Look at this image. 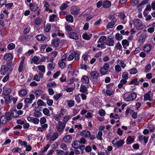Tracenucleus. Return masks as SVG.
Listing matches in <instances>:
<instances>
[{"label":"nucleus","mask_w":155,"mask_h":155,"mask_svg":"<svg viewBox=\"0 0 155 155\" xmlns=\"http://www.w3.org/2000/svg\"><path fill=\"white\" fill-rule=\"evenodd\" d=\"M11 71L9 67L7 65H2L0 70L1 74L2 75L9 74Z\"/></svg>","instance_id":"obj_1"},{"label":"nucleus","mask_w":155,"mask_h":155,"mask_svg":"<svg viewBox=\"0 0 155 155\" xmlns=\"http://www.w3.org/2000/svg\"><path fill=\"white\" fill-rule=\"evenodd\" d=\"M137 94L135 92L131 93L129 95L126 94L124 95L123 98L124 100L126 101H132L135 100L137 98Z\"/></svg>","instance_id":"obj_2"},{"label":"nucleus","mask_w":155,"mask_h":155,"mask_svg":"<svg viewBox=\"0 0 155 155\" xmlns=\"http://www.w3.org/2000/svg\"><path fill=\"white\" fill-rule=\"evenodd\" d=\"M91 134L90 131L85 130L82 131L80 134L81 136L84 137H89L91 140H93L95 139V136L94 135H91Z\"/></svg>","instance_id":"obj_3"},{"label":"nucleus","mask_w":155,"mask_h":155,"mask_svg":"<svg viewBox=\"0 0 155 155\" xmlns=\"http://www.w3.org/2000/svg\"><path fill=\"white\" fill-rule=\"evenodd\" d=\"M133 23L137 29L141 30L143 28V23L139 19H134L133 21Z\"/></svg>","instance_id":"obj_4"},{"label":"nucleus","mask_w":155,"mask_h":155,"mask_svg":"<svg viewBox=\"0 0 155 155\" xmlns=\"http://www.w3.org/2000/svg\"><path fill=\"white\" fill-rule=\"evenodd\" d=\"M58 134L57 132H54L52 135L51 133L48 134L46 136V140L54 141L58 137Z\"/></svg>","instance_id":"obj_5"},{"label":"nucleus","mask_w":155,"mask_h":155,"mask_svg":"<svg viewBox=\"0 0 155 155\" xmlns=\"http://www.w3.org/2000/svg\"><path fill=\"white\" fill-rule=\"evenodd\" d=\"M153 92L150 90L148 91L144 95V100L151 101L153 100L152 97L153 96Z\"/></svg>","instance_id":"obj_6"},{"label":"nucleus","mask_w":155,"mask_h":155,"mask_svg":"<svg viewBox=\"0 0 155 155\" xmlns=\"http://www.w3.org/2000/svg\"><path fill=\"white\" fill-rule=\"evenodd\" d=\"M117 139H115L112 141V143L115 145H116L118 147H120L122 146L124 143V141L122 140H120L117 141Z\"/></svg>","instance_id":"obj_7"},{"label":"nucleus","mask_w":155,"mask_h":155,"mask_svg":"<svg viewBox=\"0 0 155 155\" xmlns=\"http://www.w3.org/2000/svg\"><path fill=\"white\" fill-rule=\"evenodd\" d=\"M23 113V111L21 110H17L14 109L11 111V115L14 117H18L20 115H22Z\"/></svg>","instance_id":"obj_8"},{"label":"nucleus","mask_w":155,"mask_h":155,"mask_svg":"<svg viewBox=\"0 0 155 155\" xmlns=\"http://www.w3.org/2000/svg\"><path fill=\"white\" fill-rule=\"evenodd\" d=\"M70 12L72 15H78L79 13L80 8L76 6H72L71 8Z\"/></svg>","instance_id":"obj_9"},{"label":"nucleus","mask_w":155,"mask_h":155,"mask_svg":"<svg viewBox=\"0 0 155 155\" xmlns=\"http://www.w3.org/2000/svg\"><path fill=\"white\" fill-rule=\"evenodd\" d=\"M90 76L93 80H96L99 77V73L97 71H93L91 72Z\"/></svg>","instance_id":"obj_10"},{"label":"nucleus","mask_w":155,"mask_h":155,"mask_svg":"<svg viewBox=\"0 0 155 155\" xmlns=\"http://www.w3.org/2000/svg\"><path fill=\"white\" fill-rule=\"evenodd\" d=\"M105 44L109 46H113L114 45V41L112 38H108L105 42Z\"/></svg>","instance_id":"obj_11"},{"label":"nucleus","mask_w":155,"mask_h":155,"mask_svg":"<svg viewBox=\"0 0 155 155\" xmlns=\"http://www.w3.org/2000/svg\"><path fill=\"white\" fill-rule=\"evenodd\" d=\"M30 97L26 98L24 101L25 103L28 104L32 103V101L35 99V96L34 94H31L29 96Z\"/></svg>","instance_id":"obj_12"},{"label":"nucleus","mask_w":155,"mask_h":155,"mask_svg":"<svg viewBox=\"0 0 155 155\" xmlns=\"http://www.w3.org/2000/svg\"><path fill=\"white\" fill-rule=\"evenodd\" d=\"M65 126V124L62 122L58 123V124L57 127V130L59 132L62 131Z\"/></svg>","instance_id":"obj_13"},{"label":"nucleus","mask_w":155,"mask_h":155,"mask_svg":"<svg viewBox=\"0 0 155 155\" xmlns=\"http://www.w3.org/2000/svg\"><path fill=\"white\" fill-rule=\"evenodd\" d=\"M45 95H43L41 97V98L43 100H45ZM48 96H45V100H47V104L49 106H51L52 105L53 101L52 100L48 99Z\"/></svg>","instance_id":"obj_14"},{"label":"nucleus","mask_w":155,"mask_h":155,"mask_svg":"<svg viewBox=\"0 0 155 155\" xmlns=\"http://www.w3.org/2000/svg\"><path fill=\"white\" fill-rule=\"evenodd\" d=\"M152 45L150 44L145 45L143 47V51L147 53L149 52L151 49Z\"/></svg>","instance_id":"obj_15"},{"label":"nucleus","mask_w":155,"mask_h":155,"mask_svg":"<svg viewBox=\"0 0 155 155\" xmlns=\"http://www.w3.org/2000/svg\"><path fill=\"white\" fill-rule=\"evenodd\" d=\"M111 85H112L109 84L107 85V89L106 90L105 93L107 96H110L113 93V90L109 88Z\"/></svg>","instance_id":"obj_16"},{"label":"nucleus","mask_w":155,"mask_h":155,"mask_svg":"<svg viewBox=\"0 0 155 155\" xmlns=\"http://www.w3.org/2000/svg\"><path fill=\"white\" fill-rule=\"evenodd\" d=\"M92 35L91 34H89L85 33L82 34V37L85 40H89L92 37Z\"/></svg>","instance_id":"obj_17"},{"label":"nucleus","mask_w":155,"mask_h":155,"mask_svg":"<svg viewBox=\"0 0 155 155\" xmlns=\"http://www.w3.org/2000/svg\"><path fill=\"white\" fill-rule=\"evenodd\" d=\"M60 40L58 38H54L52 41V44L55 47H57L59 46V43L60 42Z\"/></svg>","instance_id":"obj_18"},{"label":"nucleus","mask_w":155,"mask_h":155,"mask_svg":"<svg viewBox=\"0 0 155 155\" xmlns=\"http://www.w3.org/2000/svg\"><path fill=\"white\" fill-rule=\"evenodd\" d=\"M111 2L107 0H105L103 2V7L104 8H108L111 6Z\"/></svg>","instance_id":"obj_19"},{"label":"nucleus","mask_w":155,"mask_h":155,"mask_svg":"<svg viewBox=\"0 0 155 155\" xmlns=\"http://www.w3.org/2000/svg\"><path fill=\"white\" fill-rule=\"evenodd\" d=\"M4 58L5 60L10 61L12 60L13 57L11 53H8L4 55Z\"/></svg>","instance_id":"obj_20"},{"label":"nucleus","mask_w":155,"mask_h":155,"mask_svg":"<svg viewBox=\"0 0 155 155\" xmlns=\"http://www.w3.org/2000/svg\"><path fill=\"white\" fill-rule=\"evenodd\" d=\"M69 37L70 38L77 40L78 38V36L77 33L74 32H71L69 34Z\"/></svg>","instance_id":"obj_21"},{"label":"nucleus","mask_w":155,"mask_h":155,"mask_svg":"<svg viewBox=\"0 0 155 155\" xmlns=\"http://www.w3.org/2000/svg\"><path fill=\"white\" fill-rule=\"evenodd\" d=\"M72 137L70 135H66L63 138V140L65 143H69L71 140Z\"/></svg>","instance_id":"obj_22"},{"label":"nucleus","mask_w":155,"mask_h":155,"mask_svg":"<svg viewBox=\"0 0 155 155\" xmlns=\"http://www.w3.org/2000/svg\"><path fill=\"white\" fill-rule=\"evenodd\" d=\"M30 9L32 11H36L38 9V5L36 3H34L33 4L30 3L29 4Z\"/></svg>","instance_id":"obj_23"},{"label":"nucleus","mask_w":155,"mask_h":155,"mask_svg":"<svg viewBox=\"0 0 155 155\" xmlns=\"http://www.w3.org/2000/svg\"><path fill=\"white\" fill-rule=\"evenodd\" d=\"M48 127L47 124H45L43 125H41V127H38L37 129V131L39 132H43L44 131V129H46Z\"/></svg>","instance_id":"obj_24"},{"label":"nucleus","mask_w":155,"mask_h":155,"mask_svg":"<svg viewBox=\"0 0 155 155\" xmlns=\"http://www.w3.org/2000/svg\"><path fill=\"white\" fill-rule=\"evenodd\" d=\"M99 72L102 75H105L107 74L108 70L101 67L99 69Z\"/></svg>","instance_id":"obj_25"},{"label":"nucleus","mask_w":155,"mask_h":155,"mask_svg":"<svg viewBox=\"0 0 155 155\" xmlns=\"http://www.w3.org/2000/svg\"><path fill=\"white\" fill-rule=\"evenodd\" d=\"M81 81L84 83L88 84L89 82V78L87 76L84 75L82 77Z\"/></svg>","instance_id":"obj_26"},{"label":"nucleus","mask_w":155,"mask_h":155,"mask_svg":"<svg viewBox=\"0 0 155 155\" xmlns=\"http://www.w3.org/2000/svg\"><path fill=\"white\" fill-rule=\"evenodd\" d=\"M122 44L124 48L126 49L127 47L129 45V43L128 41L126 39L123 40L122 41Z\"/></svg>","instance_id":"obj_27"},{"label":"nucleus","mask_w":155,"mask_h":155,"mask_svg":"<svg viewBox=\"0 0 155 155\" xmlns=\"http://www.w3.org/2000/svg\"><path fill=\"white\" fill-rule=\"evenodd\" d=\"M146 38V36L144 34H141L139 37L138 41L141 44H142L145 40V39Z\"/></svg>","instance_id":"obj_28"},{"label":"nucleus","mask_w":155,"mask_h":155,"mask_svg":"<svg viewBox=\"0 0 155 155\" xmlns=\"http://www.w3.org/2000/svg\"><path fill=\"white\" fill-rule=\"evenodd\" d=\"M43 93V91L41 89H38L36 91L34 94L36 97H38Z\"/></svg>","instance_id":"obj_29"},{"label":"nucleus","mask_w":155,"mask_h":155,"mask_svg":"<svg viewBox=\"0 0 155 155\" xmlns=\"http://www.w3.org/2000/svg\"><path fill=\"white\" fill-rule=\"evenodd\" d=\"M19 93L20 96L24 97L27 94V91L26 89H22L20 91Z\"/></svg>","instance_id":"obj_30"},{"label":"nucleus","mask_w":155,"mask_h":155,"mask_svg":"<svg viewBox=\"0 0 155 155\" xmlns=\"http://www.w3.org/2000/svg\"><path fill=\"white\" fill-rule=\"evenodd\" d=\"M80 145V142L79 141H75L73 142L72 144V147L75 149H78L79 148V147Z\"/></svg>","instance_id":"obj_31"},{"label":"nucleus","mask_w":155,"mask_h":155,"mask_svg":"<svg viewBox=\"0 0 155 155\" xmlns=\"http://www.w3.org/2000/svg\"><path fill=\"white\" fill-rule=\"evenodd\" d=\"M127 82V80L123 79H121L120 81V83L118 85V87L119 88H121L123 87V85L126 84Z\"/></svg>","instance_id":"obj_32"},{"label":"nucleus","mask_w":155,"mask_h":155,"mask_svg":"<svg viewBox=\"0 0 155 155\" xmlns=\"http://www.w3.org/2000/svg\"><path fill=\"white\" fill-rule=\"evenodd\" d=\"M66 19L68 22L72 23L73 22V16L71 15H68L66 16Z\"/></svg>","instance_id":"obj_33"},{"label":"nucleus","mask_w":155,"mask_h":155,"mask_svg":"<svg viewBox=\"0 0 155 155\" xmlns=\"http://www.w3.org/2000/svg\"><path fill=\"white\" fill-rule=\"evenodd\" d=\"M0 120L2 124H5L8 121L5 116H1L0 118Z\"/></svg>","instance_id":"obj_34"},{"label":"nucleus","mask_w":155,"mask_h":155,"mask_svg":"<svg viewBox=\"0 0 155 155\" xmlns=\"http://www.w3.org/2000/svg\"><path fill=\"white\" fill-rule=\"evenodd\" d=\"M43 112L45 115L47 117H50L51 116L49 110L47 108H44L43 110Z\"/></svg>","instance_id":"obj_35"},{"label":"nucleus","mask_w":155,"mask_h":155,"mask_svg":"<svg viewBox=\"0 0 155 155\" xmlns=\"http://www.w3.org/2000/svg\"><path fill=\"white\" fill-rule=\"evenodd\" d=\"M24 61V59H22L20 63L19 66L18 68V71L19 72H21L22 71Z\"/></svg>","instance_id":"obj_36"},{"label":"nucleus","mask_w":155,"mask_h":155,"mask_svg":"<svg viewBox=\"0 0 155 155\" xmlns=\"http://www.w3.org/2000/svg\"><path fill=\"white\" fill-rule=\"evenodd\" d=\"M115 48L116 49L119 50L121 52L122 51V47L121 44L119 42H118L116 44Z\"/></svg>","instance_id":"obj_37"},{"label":"nucleus","mask_w":155,"mask_h":155,"mask_svg":"<svg viewBox=\"0 0 155 155\" xmlns=\"http://www.w3.org/2000/svg\"><path fill=\"white\" fill-rule=\"evenodd\" d=\"M108 18L110 19H112L111 22L115 24L117 21V19L113 15H110L108 16Z\"/></svg>","instance_id":"obj_38"},{"label":"nucleus","mask_w":155,"mask_h":155,"mask_svg":"<svg viewBox=\"0 0 155 155\" xmlns=\"http://www.w3.org/2000/svg\"><path fill=\"white\" fill-rule=\"evenodd\" d=\"M55 64L53 62L49 63L48 66V69L50 71H53L54 68Z\"/></svg>","instance_id":"obj_39"},{"label":"nucleus","mask_w":155,"mask_h":155,"mask_svg":"<svg viewBox=\"0 0 155 155\" xmlns=\"http://www.w3.org/2000/svg\"><path fill=\"white\" fill-rule=\"evenodd\" d=\"M56 84L54 81H52L48 83L47 84V86L49 88H54L56 87Z\"/></svg>","instance_id":"obj_40"},{"label":"nucleus","mask_w":155,"mask_h":155,"mask_svg":"<svg viewBox=\"0 0 155 155\" xmlns=\"http://www.w3.org/2000/svg\"><path fill=\"white\" fill-rule=\"evenodd\" d=\"M36 38L38 41H43L46 39V37L43 36L42 35H37Z\"/></svg>","instance_id":"obj_41"},{"label":"nucleus","mask_w":155,"mask_h":155,"mask_svg":"<svg viewBox=\"0 0 155 155\" xmlns=\"http://www.w3.org/2000/svg\"><path fill=\"white\" fill-rule=\"evenodd\" d=\"M87 91V89L86 86L84 85H81L80 87V91L83 93H85L86 94H87V93H86Z\"/></svg>","instance_id":"obj_42"},{"label":"nucleus","mask_w":155,"mask_h":155,"mask_svg":"<svg viewBox=\"0 0 155 155\" xmlns=\"http://www.w3.org/2000/svg\"><path fill=\"white\" fill-rule=\"evenodd\" d=\"M127 143L128 144H130L133 143L134 141V139L131 137L129 136L127 137Z\"/></svg>","instance_id":"obj_43"},{"label":"nucleus","mask_w":155,"mask_h":155,"mask_svg":"<svg viewBox=\"0 0 155 155\" xmlns=\"http://www.w3.org/2000/svg\"><path fill=\"white\" fill-rule=\"evenodd\" d=\"M102 132L101 131H99L96 135V137L97 139L101 140H102Z\"/></svg>","instance_id":"obj_44"},{"label":"nucleus","mask_w":155,"mask_h":155,"mask_svg":"<svg viewBox=\"0 0 155 155\" xmlns=\"http://www.w3.org/2000/svg\"><path fill=\"white\" fill-rule=\"evenodd\" d=\"M37 68L39 70L43 73H45V68L44 65H38L37 66Z\"/></svg>","instance_id":"obj_45"},{"label":"nucleus","mask_w":155,"mask_h":155,"mask_svg":"<svg viewBox=\"0 0 155 155\" xmlns=\"http://www.w3.org/2000/svg\"><path fill=\"white\" fill-rule=\"evenodd\" d=\"M11 97L9 95H6L5 97V104H8L11 100Z\"/></svg>","instance_id":"obj_46"},{"label":"nucleus","mask_w":155,"mask_h":155,"mask_svg":"<svg viewBox=\"0 0 155 155\" xmlns=\"http://www.w3.org/2000/svg\"><path fill=\"white\" fill-rule=\"evenodd\" d=\"M74 60L78 61L80 59V54L78 52H74Z\"/></svg>","instance_id":"obj_47"},{"label":"nucleus","mask_w":155,"mask_h":155,"mask_svg":"<svg viewBox=\"0 0 155 155\" xmlns=\"http://www.w3.org/2000/svg\"><path fill=\"white\" fill-rule=\"evenodd\" d=\"M51 29V25L50 24L47 25L45 26L44 31L45 32H48Z\"/></svg>","instance_id":"obj_48"},{"label":"nucleus","mask_w":155,"mask_h":155,"mask_svg":"<svg viewBox=\"0 0 155 155\" xmlns=\"http://www.w3.org/2000/svg\"><path fill=\"white\" fill-rule=\"evenodd\" d=\"M74 88L73 87H69L68 86H65L64 87V89L67 92H72L74 90Z\"/></svg>","instance_id":"obj_49"},{"label":"nucleus","mask_w":155,"mask_h":155,"mask_svg":"<svg viewBox=\"0 0 155 155\" xmlns=\"http://www.w3.org/2000/svg\"><path fill=\"white\" fill-rule=\"evenodd\" d=\"M64 61H59L58 63V65L60 67L61 69H63L65 66V64Z\"/></svg>","instance_id":"obj_50"},{"label":"nucleus","mask_w":155,"mask_h":155,"mask_svg":"<svg viewBox=\"0 0 155 155\" xmlns=\"http://www.w3.org/2000/svg\"><path fill=\"white\" fill-rule=\"evenodd\" d=\"M115 37L116 39L118 41H120L123 38L122 36L119 33H117L116 34Z\"/></svg>","instance_id":"obj_51"},{"label":"nucleus","mask_w":155,"mask_h":155,"mask_svg":"<svg viewBox=\"0 0 155 155\" xmlns=\"http://www.w3.org/2000/svg\"><path fill=\"white\" fill-rule=\"evenodd\" d=\"M106 39V37L105 36H101L99 38L98 41H97V43H101L103 41L105 40Z\"/></svg>","instance_id":"obj_52"},{"label":"nucleus","mask_w":155,"mask_h":155,"mask_svg":"<svg viewBox=\"0 0 155 155\" xmlns=\"http://www.w3.org/2000/svg\"><path fill=\"white\" fill-rule=\"evenodd\" d=\"M123 79L127 80L128 78V73L127 72H124L122 74Z\"/></svg>","instance_id":"obj_53"},{"label":"nucleus","mask_w":155,"mask_h":155,"mask_svg":"<svg viewBox=\"0 0 155 155\" xmlns=\"http://www.w3.org/2000/svg\"><path fill=\"white\" fill-rule=\"evenodd\" d=\"M46 121V119L44 117H41L39 120L41 125L46 124L45 123Z\"/></svg>","instance_id":"obj_54"},{"label":"nucleus","mask_w":155,"mask_h":155,"mask_svg":"<svg viewBox=\"0 0 155 155\" xmlns=\"http://www.w3.org/2000/svg\"><path fill=\"white\" fill-rule=\"evenodd\" d=\"M39 59L38 57L36 56H34L32 59V61L35 64H38L39 62H38Z\"/></svg>","instance_id":"obj_55"},{"label":"nucleus","mask_w":155,"mask_h":155,"mask_svg":"<svg viewBox=\"0 0 155 155\" xmlns=\"http://www.w3.org/2000/svg\"><path fill=\"white\" fill-rule=\"evenodd\" d=\"M128 71L129 72L130 74H135L137 72V70L136 68H133L129 70Z\"/></svg>","instance_id":"obj_56"},{"label":"nucleus","mask_w":155,"mask_h":155,"mask_svg":"<svg viewBox=\"0 0 155 155\" xmlns=\"http://www.w3.org/2000/svg\"><path fill=\"white\" fill-rule=\"evenodd\" d=\"M11 115V114H10L9 112H7L5 113V116L6 117V119L8 120V121L11 119L12 117Z\"/></svg>","instance_id":"obj_57"},{"label":"nucleus","mask_w":155,"mask_h":155,"mask_svg":"<svg viewBox=\"0 0 155 155\" xmlns=\"http://www.w3.org/2000/svg\"><path fill=\"white\" fill-rule=\"evenodd\" d=\"M41 22V18H36L35 21V24L37 25H40Z\"/></svg>","instance_id":"obj_58"},{"label":"nucleus","mask_w":155,"mask_h":155,"mask_svg":"<svg viewBox=\"0 0 155 155\" xmlns=\"http://www.w3.org/2000/svg\"><path fill=\"white\" fill-rule=\"evenodd\" d=\"M15 44L11 43L8 45L7 48L8 49L12 50L15 48Z\"/></svg>","instance_id":"obj_59"},{"label":"nucleus","mask_w":155,"mask_h":155,"mask_svg":"<svg viewBox=\"0 0 155 155\" xmlns=\"http://www.w3.org/2000/svg\"><path fill=\"white\" fill-rule=\"evenodd\" d=\"M71 118L70 116L68 115H66L64 116V117L63 120L64 122V123L65 124L68 121V120H69V119Z\"/></svg>","instance_id":"obj_60"},{"label":"nucleus","mask_w":155,"mask_h":155,"mask_svg":"<svg viewBox=\"0 0 155 155\" xmlns=\"http://www.w3.org/2000/svg\"><path fill=\"white\" fill-rule=\"evenodd\" d=\"M151 69V65L150 64H149L147 65L145 67V71L146 73L148 72H149Z\"/></svg>","instance_id":"obj_61"},{"label":"nucleus","mask_w":155,"mask_h":155,"mask_svg":"<svg viewBox=\"0 0 155 155\" xmlns=\"http://www.w3.org/2000/svg\"><path fill=\"white\" fill-rule=\"evenodd\" d=\"M115 69L117 73L120 71L121 70L120 66L118 65H116L115 66Z\"/></svg>","instance_id":"obj_62"},{"label":"nucleus","mask_w":155,"mask_h":155,"mask_svg":"<svg viewBox=\"0 0 155 155\" xmlns=\"http://www.w3.org/2000/svg\"><path fill=\"white\" fill-rule=\"evenodd\" d=\"M68 105L70 107L73 106L74 104V101L73 100H70L67 101Z\"/></svg>","instance_id":"obj_63"},{"label":"nucleus","mask_w":155,"mask_h":155,"mask_svg":"<svg viewBox=\"0 0 155 155\" xmlns=\"http://www.w3.org/2000/svg\"><path fill=\"white\" fill-rule=\"evenodd\" d=\"M68 5L64 3L61 5L60 7V9L61 10H62L68 8Z\"/></svg>","instance_id":"obj_64"}]
</instances>
